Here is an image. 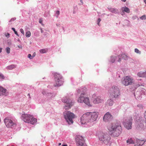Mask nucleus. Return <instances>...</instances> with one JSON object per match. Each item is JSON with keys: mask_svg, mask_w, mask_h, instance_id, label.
<instances>
[{"mask_svg": "<svg viewBox=\"0 0 146 146\" xmlns=\"http://www.w3.org/2000/svg\"><path fill=\"white\" fill-rule=\"evenodd\" d=\"M112 116L111 113L109 112H107L104 115L103 120L105 122H108L112 119Z\"/></svg>", "mask_w": 146, "mask_h": 146, "instance_id": "2eb2a0df", "label": "nucleus"}, {"mask_svg": "<svg viewBox=\"0 0 146 146\" xmlns=\"http://www.w3.org/2000/svg\"><path fill=\"white\" fill-rule=\"evenodd\" d=\"M35 54H36L34 52L32 56L33 58L35 56Z\"/></svg>", "mask_w": 146, "mask_h": 146, "instance_id": "a19ab883", "label": "nucleus"}, {"mask_svg": "<svg viewBox=\"0 0 146 146\" xmlns=\"http://www.w3.org/2000/svg\"><path fill=\"white\" fill-rule=\"evenodd\" d=\"M135 52L137 54H140L141 53V51L137 48H135Z\"/></svg>", "mask_w": 146, "mask_h": 146, "instance_id": "c756f323", "label": "nucleus"}, {"mask_svg": "<svg viewBox=\"0 0 146 146\" xmlns=\"http://www.w3.org/2000/svg\"><path fill=\"white\" fill-rule=\"evenodd\" d=\"M41 32L42 33V30L41 29Z\"/></svg>", "mask_w": 146, "mask_h": 146, "instance_id": "864d4df0", "label": "nucleus"}, {"mask_svg": "<svg viewBox=\"0 0 146 146\" xmlns=\"http://www.w3.org/2000/svg\"><path fill=\"white\" fill-rule=\"evenodd\" d=\"M61 145V143H58V145L60 146V145Z\"/></svg>", "mask_w": 146, "mask_h": 146, "instance_id": "09e8293b", "label": "nucleus"}, {"mask_svg": "<svg viewBox=\"0 0 146 146\" xmlns=\"http://www.w3.org/2000/svg\"><path fill=\"white\" fill-rule=\"evenodd\" d=\"M22 119L25 122L30 123L32 124H35L37 122V119L33 118L31 115L23 114L21 115Z\"/></svg>", "mask_w": 146, "mask_h": 146, "instance_id": "20e7f679", "label": "nucleus"}, {"mask_svg": "<svg viewBox=\"0 0 146 146\" xmlns=\"http://www.w3.org/2000/svg\"><path fill=\"white\" fill-rule=\"evenodd\" d=\"M108 93L112 98H117L120 95V89L118 86L113 85L110 89Z\"/></svg>", "mask_w": 146, "mask_h": 146, "instance_id": "f03ea898", "label": "nucleus"}, {"mask_svg": "<svg viewBox=\"0 0 146 146\" xmlns=\"http://www.w3.org/2000/svg\"><path fill=\"white\" fill-rule=\"evenodd\" d=\"M12 29L14 32L15 33L16 35L17 36H19V35L18 34V33L17 31H15V29L14 28H12Z\"/></svg>", "mask_w": 146, "mask_h": 146, "instance_id": "7c9ffc66", "label": "nucleus"}, {"mask_svg": "<svg viewBox=\"0 0 146 146\" xmlns=\"http://www.w3.org/2000/svg\"><path fill=\"white\" fill-rule=\"evenodd\" d=\"M127 143L129 144L134 143V142L131 138H130V139H129L127 140Z\"/></svg>", "mask_w": 146, "mask_h": 146, "instance_id": "a878e982", "label": "nucleus"}, {"mask_svg": "<svg viewBox=\"0 0 146 146\" xmlns=\"http://www.w3.org/2000/svg\"><path fill=\"white\" fill-rule=\"evenodd\" d=\"M113 104V101L111 99L108 100L106 103V104L107 106H111Z\"/></svg>", "mask_w": 146, "mask_h": 146, "instance_id": "412c9836", "label": "nucleus"}, {"mask_svg": "<svg viewBox=\"0 0 146 146\" xmlns=\"http://www.w3.org/2000/svg\"><path fill=\"white\" fill-rule=\"evenodd\" d=\"M15 66L14 65H11L7 66V68L8 70H11L15 68Z\"/></svg>", "mask_w": 146, "mask_h": 146, "instance_id": "393cba45", "label": "nucleus"}, {"mask_svg": "<svg viewBox=\"0 0 146 146\" xmlns=\"http://www.w3.org/2000/svg\"><path fill=\"white\" fill-rule=\"evenodd\" d=\"M5 78L4 76L2 74H0V78L4 79Z\"/></svg>", "mask_w": 146, "mask_h": 146, "instance_id": "c9c22d12", "label": "nucleus"}, {"mask_svg": "<svg viewBox=\"0 0 146 146\" xmlns=\"http://www.w3.org/2000/svg\"><path fill=\"white\" fill-rule=\"evenodd\" d=\"M140 19H146V16L145 15H143L140 17Z\"/></svg>", "mask_w": 146, "mask_h": 146, "instance_id": "2f4dec72", "label": "nucleus"}, {"mask_svg": "<svg viewBox=\"0 0 146 146\" xmlns=\"http://www.w3.org/2000/svg\"><path fill=\"white\" fill-rule=\"evenodd\" d=\"M122 127L121 125L118 127L114 131L111 132V135L114 137H118L122 131Z\"/></svg>", "mask_w": 146, "mask_h": 146, "instance_id": "ddd939ff", "label": "nucleus"}, {"mask_svg": "<svg viewBox=\"0 0 146 146\" xmlns=\"http://www.w3.org/2000/svg\"><path fill=\"white\" fill-rule=\"evenodd\" d=\"M84 89V90H85V91L86 90V89L85 88H83L82 89Z\"/></svg>", "mask_w": 146, "mask_h": 146, "instance_id": "3c124183", "label": "nucleus"}, {"mask_svg": "<svg viewBox=\"0 0 146 146\" xmlns=\"http://www.w3.org/2000/svg\"><path fill=\"white\" fill-rule=\"evenodd\" d=\"M132 119L131 117H129L126 121V122L124 123L125 127L127 129H129L131 128Z\"/></svg>", "mask_w": 146, "mask_h": 146, "instance_id": "4468645a", "label": "nucleus"}, {"mask_svg": "<svg viewBox=\"0 0 146 146\" xmlns=\"http://www.w3.org/2000/svg\"><path fill=\"white\" fill-rule=\"evenodd\" d=\"M137 75L140 77H146V71L145 72H139L137 74Z\"/></svg>", "mask_w": 146, "mask_h": 146, "instance_id": "aec40b11", "label": "nucleus"}, {"mask_svg": "<svg viewBox=\"0 0 146 146\" xmlns=\"http://www.w3.org/2000/svg\"><path fill=\"white\" fill-rule=\"evenodd\" d=\"M47 50L45 49H40L39 50V52L43 54L44 53L47 52Z\"/></svg>", "mask_w": 146, "mask_h": 146, "instance_id": "bb28decb", "label": "nucleus"}, {"mask_svg": "<svg viewBox=\"0 0 146 146\" xmlns=\"http://www.w3.org/2000/svg\"><path fill=\"white\" fill-rule=\"evenodd\" d=\"M76 140L78 144V146H87L84 143V138L82 136L80 135L76 136Z\"/></svg>", "mask_w": 146, "mask_h": 146, "instance_id": "9b49d317", "label": "nucleus"}, {"mask_svg": "<svg viewBox=\"0 0 146 146\" xmlns=\"http://www.w3.org/2000/svg\"><path fill=\"white\" fill-rule=\"evenodd\" d=\"M31 36V33L30 31L27 32L26 34V36L27 37H30Z\"/></svg>", "mask_w": 146, "mask_h": 146, "instance_id": "cd10ccee", "label": "nucleus"}, {"mask_svg": "<svg viewBox=\"0 0 146 146\" xmlns=\"http://www.w3.org/2000/svg\"><path fill=\"white\" fill-rule=\"evenodd\" d=\"M144 2L145 3V4H146V0H144Z\"/></svg>", "mask_w": 146, "mask_h": 146, "instance_id": "603ef678", "label": "nucleus"}, {"mask_svg": "<svg viewBox=\"0 0 146 146\" xmlns=\"http://www.w3.org/2000/svg\"><path fill=\"white\" fill-rule=\"evenodd\" d=\"M134 82V80L130 76H126L124 80L122 81V83L125 86L131 85Z\"/></svg>", "mask_w": 146, "mask_h": 146, "instance_id": "f8f14e48", "label": "nucleus"}, {"mask_svg": "<svg viewBox=\"0 0 146 146\" xmlns=\"http://www.w3.org/2000/svg\"><path fill=\"white\" fill-rule=\"evenodd\" d=\"M62 146H68L66 144V145H62Z\"/></svg>", "mask_w": 146, "mask_h": 146, "instance_id": "49530a36", "label": "nucleus"}, {"mask_svg": "<svg viewBox=\"0 0 146 146\" xmlns=\"http://www.w3.org/2000/svg\"><path fill=\"white\" fill-rule=\"evenodd\" d=\"M121 10L123 12H125L127 13H129L130 12L129 9L126 7H122Z\"/></svg>", "mask_w": 146, "mask_h": 146, "instance_id": "4be33fe9", "label": "nucleus"}, {"mask_svg": "<svg viewBox=\"0 0 146 146\" xmlns=\"http://www.w3.org/2000/svg\"><path fill=\"white\" fill-rule=\"evenodd\" d=\"M4 122L6 126L8 128H13L16 126V124L8 118H6L4 119Z\"/></svg>", "mask_w": 146, "mask_h": 146, "instance_id": "1a4fd4ad", "label": "nucleus"}, {"mask_svg": "<svg viewBox=\"0 0 146 146\" xmlns=\"http://www.w3.org/2000/svg\"><path fill=\"white\" fill-rule=\"evenodd\" d=\"M6 52L8 54H9L10 53V49L9 47H7L5 49Z\"/></svg>", "mask_w": 146, "mask_h": 146, "instance_id": "c85d7f7f", "label": "nucleus"}, {"mask_svg": "<svg viewBox=\"0 0 146 146\" xmlns=\"http://www.w3.org/2000/svg\"><path fill=\"white\" fill-rule=\"evenodd\" d=\"M28 58H29L30 59H32L33 58V57L31 55V54H29L28 55Z\"/></svg>", "mask_w": 146, "mask_h": 146, "instance_id": "72a5a7b5", "label": "nucleus"}, {"mask_svg": "<svg viewBox=\"0 0 146 146\" xmlns=\"http://www.w3.org/2000/svg\"><path fill=\"white\" fill-rule=\"evenodd\" d=\"M109 10L110 12L114 13H118V10L114 8H111L109 9Z\"/></svg>", "mask_w": 146, "mask_h": 146, "instance_id": "5701e85b", "label": "nucleus"}, {"mask_svg": "<svg viewBox=\"0 0 146 146\" xmlns=\"http://www.w3.org/2000/svg\"><path fill=\"white\" fill-rule=\"evenodd\" d=\"M0 91L1 92V94L0 95L7 96L9 94V92L7 89H5L2 86H0Z\"/></svg>", "mask_w": 146, "mask_h": 146, "instance_id": "dca6fc26", "label": "nucleus"}, {"mask_svg": "<svg viewBox=\"0 0 146 146\" xmlns=\"http://www.w3.org/2000/svg\"><path fill=\"white\" fill-rule=\"evenodd\" d=\"M103 101V100L101 98V97L98 96L95 98L93 102L94 104H96L102 103Z\"/></svg>", "mask_w": 146, "mask_h": 146, "instance_id": "a211bd4d", "label": "nucleus"}, {"mask_svg": "<svg viewBox=\"0 0 146 146\" xmlns=\"http://www.w3.org/2000/svg\"><path fill=\"white\" fill-rule=\"evenodd\" d=\"M63 116L66 122L69 124L73 123V119L75 118V114L69 111H65L63 113Z\"/></svg>", "mask_w": 146, "mask_h": 146, "instance_id": "7ed1b4c3", "label": "nucleus"}, {"mask_svg": "<svg viewBox=\"0 0 146 146\" xmlns=\"http://www.w3.org/2000/svg\"><path fill=\"white\" fill-rule=\"evenodd\" d=\"M9 33H7L6 34H5V36L6 37H7V38L9 37Z\"/></svg>", "mask_w": 146, "mask_h": 146, "instance_id": "ea45409f", "label": "nucleus"}, {"mask_svg": "<svg viewBox=\"0 0 146 146\" xmlns=\"http://www.w3.org/2000/svg\"><path fill=\"white\" fill-rule=\"evenodd\" d=\"M101 21V19L100 18H99L98 19L97 22L98 25V26H100V23Z\"/></svg>", "mask_w": 146, "mask_h": 146, "instance_id": "473e14b6", "label": "nucleus"}, {"mask_svg": "<svg viewBox=\"0 0 146 146\" xmlns=\"http://www.w3.org/2000/svg\"><path fill=\"white\" fill-rule=\"evenodd\" d=\"M42 21H43V20H42V18H40V19H39V22L41 24H42Z\"/></svg>", "mask_w": 146, "mask_h": 146, "instance_id": "e433bc0d", "label": "nucleus"}, {"mask_svg": "<svg viewBox=\"0 0 146 146\" xmlns=\"http://www.w3.org/2000/svg\"><path fill=\"white\" fill-rule=\"evenodd\" d=\"M80 2L82 3V4H83V2L82 0H80Z\"/></svg>", "mask_w": 146, "mask_h": 146, "instance_id": "c03bdc74", "label": "nucleus"}, {"mask_svg": "<svg viewBox=\"0 0 146 146\" xmlns=\"http://www.w3.org/2000/svg\"><path fill=\"white\" fill-rule=\"evenodd\" d=\"M18 47L19 48H22V46H18Z\"/></svg>", "mask_w": 146, "mask_h": 146, "instance_id": "37998d69", "label": "nucleus"}, {"mask_svg": "<svg viewBox=\"0 0 146 146\" xmlns=\"http://www.w3.org/2000/svg\"><path fill=\"white\" fill-rule=\"evenodd\" d=\"M126 0H121V1H123V2H125L126 1Z\"/></svg>", "mask_w": 146, "mask_h": 146, "instance_id": "de8ad7c7", "label": "nucleus"}, {"mask_svg": "<svg viewBox=\"0 0 146 146\" xmlns=\"http://www.w3.org/2000/svg\"><path fill=\"white\" fill-rule=\"evenodd\" d=\"M116 59H118L117 56H112L111 58V61L112 63L114 62Z\"/></svg>", "mask_w": 146, "mask_h": 146, "instance_id": "b1692460", "label": "nucleus"}, {"mask_svg": "<svg viewBox=\"0 0 146 146\" xmlns=\"http://www.w3.org/2000/svg\"><path fill=\"white\" fill-rule=\"evenodd\" d=\"M79 90H78V92H79Z\"/></svg>", "mask_w": 146, "mask_h": 146, "instance_id": "5fc2aeb1", "label": "nucleus"}, {"mask_svg": "<svg viewBox=\"0 0 146 146\" xmlns=\"http://www.w3.org/2000/svg\"><path fill=\"white\" fill-rule=\"evenodd\" d=\"M15 19H16V18H12L11 19V20H10L9 22H11L12 21H14L15 20Z\"/></svg>", "mask_w": 146, "mask_h": 146, "instance_id": "4c0bfd02", "label": "nucleus"}, {"mask_svg": "<svg viewBox=\"0 0 146 146\" xmlns=\"http://www.w3.org/2000/svg\"><path fill=\"white\" fill-rule=\"evenodd\" d=\"M20 32L23 35H24V32L23 29H20Z\"/></svg>", "mask_w": 146, "mask_h": 146, "instance_id": "f704fd0d", "label": "nucleus"}, {"mask_svg": "<svg viewBox=\"0 0 146 146\" xmlns=\"http://www.w3.org/2000/svg\"><path fill=\"white\" fill-rule=\"evenodd\" d=\"M86 93L85 92L82 93L80 96L78 98L77 101L79 103L84 102L88 106H91L89 98L86 97Z\"/></svg>", "mask_w": 146, "mask_h": 146, "instance_id": "423d86ee", "label": "nucleus"}, {"mask_svg": "<svg viewBox=\"0 0 146 146\" xmlns=\"http://www.w3.org/2000/svg\"><path fill=\"white\" fill-rule=\"evenodd\" d=\"M54 86H60L63 84L64 82V78L59 74L55 73L54 74Z\"/></svg>", "mask_w": 146, "mask_h": 146, "instance_id": "39448f33", "label": "nucleus"}, {"mask_svg": "<svg viewBox=\"0 0 146 146\" xmlns=\"http://www.w3.org/2000/svg\"><path fill=\"white\" fill-rule=\"evenodd\" d=\"M121 125L120 123L117 121L110 124L108 126V129L110 132H111L116 129L118 126Z\"/></svg>", "mask_w": 146, "mask_h": 146, "instance_id": "9d476101", "label": "nucleus"}, {"mask_svg": "<svg viewBox=\"0 0 146 146\" xmlns=\"http://www.w3.org/2000/svg\"><path fill=\"white\" fill-rule=\"evenodd\" d=\"M98 112H87L83 115L81 117L82 124H84L88 123H92L96 121L98 117Z\"/></svg>", "mask_w": 146, "mask_h": 146, "instance_id": "f257e3e1", "label": "nucleus"}, {"mask_svg": "<svg viewBox=\"0 0 146 146\" xmlns=\"http://www.w3.org/2000/svg\"><path fill=\"white\" fill-rule=\"evenodd\" d=\"M99 140L102 141V143L107 144L110 141V137L109 135L107 133H102L99 135Z\"/></svg>", "mask_w": 146, "mask_h": 146, "instance_id": "0eeeda50", "label": "nucleus"}, {"mask_svg": "<svg viewBox=\"0 0 146 146\" xmlns=\"http://www.w3.org/2000/svg\"><path fill=\"white\" fill-rule=\"evenodd\" d=\"M45 92H42V94H45Z\"/></svg>", "mask_w": 146, "mask_h": 146, "instance_id": "8fccbe9b", "label": "nucleus"}, {"mask_svg": "<svg viewBox=\"0 0 146 146\" xmlns=\"http://www.w3.org/2000/svg\"><path fill=\"white\" fill-rule=\"evenodd\" d=\"M2 49V48H0V53L1 52Z\"/></svg>", "mask_w": 146, "mask_h": 146, "instance_id": "a18cd8bd", "label": "nucleus"}, {"mask_svg": "<svg viewBox=\"0 0 146 146\" xmlns=\"http://www.w3.org/2000/svg\"><path fill=\"white\" fill-rule=\"evenodd\" d=\"M27 96L29 97V98L30 99H31V97L30 96V95L29 93L27 95Z\"/></svg>", "mask_w": 146, "mask_h": 146, "instance_id": "79ce46f5", "label": "nucleus"}, {"mask_svg": "<svg viewBox=\"0 0 146 146\" xmlns=\"http://www.w3.org/2000/svg\"><path fill=\"white\" fill-rule=\"evenodd\" d=\"M56 14L57 15H58L60 14V11H57L56 12Z\"/></svg>", "mask_w": 146, "mask_h": 146, "instance_id": "58836bf2", "label": "nucleus"}, {"mask_svg": "<svg viewBox=\"0 0 146 146\" xmlns=\"http://www.w3.org/2000/svg\"><path fill=\"white\" fill-rule=\"evenodd\" d=\"M146 141V140H141L138 139L136 140V143L137 145H142Z\"/></svg>", "mask_w": 146, "mask_h": 146, "instance_id": "6ab92c4d", "label": "nucleus"}, {"mask_svg": "<svg viewBox=\"0 0 146 146\" xmlns=\"http://www.w3.org/2000/svg\"><path fill=\"white\" fill-rule=\"evenodd\" d=\"M118 60L117 61L120 62L121 60V58L124 59L125 60H127L128 59V57L126 55L123 54L121 55H119L117 56Z\"/></svg>", "mask_w": 146, "mask_h": 146, "instance_id": "f3484780", "label": "nucleus"}, {"mask_svg": "<svg viewBox=\"0 0 146 146\" xmlns=\"http://www.w3.org/2000/svg\"><path fill=\"white\" fill-rule=\"evenodd\" d=\"M62 101L66 103V105L64 107L66 110L69 109L73 105V103L72 102L71 100L69 99H68L66 97H64L62 99Z\"/></svg>", "mask_w": 146, "mask_h": 146, "instance_id": "6e6552de", "label": "nucleus"}]
</instances>
